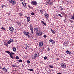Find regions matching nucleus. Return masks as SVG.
I'll use <instances>...</instances> for the list:
<instances>
[{"label":"nucleus","mask_w":74,"mask_h":74,"mask_svg":"<svg viewBox=\"0 0 74 74\" xmlns=\"http://www.w3.org/2000/svg\"><path fill=\"white\" fill-rule=\"evenodd\" d=\"M5 52H6V53H8V54H10V51H6Z\"/></svg>","instance_id":"obj_28"},{"label":"nucleus","mask_w":74,"mask_h":74,"mask_svg":"<svg viewBox=\"0 0 74 74\" xmlns=\"http://www.w3.org/2000/svg\"><path fill=\"white\" fill-rule=\"evenodd\" d=\"M13 51H14V52H15V51H16V48H15V47H13Z\"/></svg>","instance_id":"obj_14"},{"label":"nucleus","mask_w":74,"mask_h":74,"mask_svg":"<svg viewBox=\"0 0 74 74\" xmlns=\"http://www.w3.org/2000/svg\"><path fill=\"white\" fill-rule=\"evenodd\" d=\"M2 69L3 71H5V73H6V72H7L8 71L7 69L5 67L3 68Z\"/></svg>","instance_id":"obj_8"},{"label":"nucleus","mask_w":74,"mask_h":74,"mask_svg":"<svg viewBox=\"0 0 74 74\" xmlns=\"http://www.w3.org/2000/svg\"><path fill=\"white\" fill-rule=\"evenodd\" d=\"M49 41L50 42H52V41H53V40H52V39H50V40H49Z\"/></svg>","instance_id":"obj_44"},{"label":"nucleus","mask_w":74,"mask_h":74,"mask_svg":"<svg viewBox=\"0 0 74 74\" xmlns=\"http://www.w3.org/2000/svg\"><path fill=\"white\" fill-rule=\"evenodd\" d=\"M18 62H22V60H18Z\"/></svg>","instance_id":"obj_35"},{"label":"nucleus","mask_w":74,"mask_h":74,"mask_svg":"<svg viewBox=\"0 0 74 74\" xmlns=\"http://www.w3.org/2000/svg\"><path fill=\"white\" fill-rule=\"evenodd\" d=\"M10 55L11 58H12V59H14V57H13V56H12V55L10 54Z\"/></svg>","instance_id":"obj_20"},{"label":"nucleus","mask_w":74,"mask_h":74,"mask_svg":"<svg viewBox=\"0 0 74 74\" xmlns=\"http://www.w3.org/2000/svg\"><path fill=\"white\" fill-rule=\"evenodd\" d=\"M43 37H44L45 38H46V37H47V35H44L43 36Z\"/></svg>","instance_id":"obj_40"},{"label":"nucleus","mask_w":74,"mask_h":74,"mask_svg":"<svg viewBox=\"0 0 74 74\" xmlns=\"http://www.w3.org/2000/svg\"><path fill=\"white\" fill-rule=\"evenodd\" d=\"M51 32H52V30H53L52 29H51Z\"/></svg>","instance_id":"obj_60"},{"label":"nucleus","mask_w":74,"mask_h":74,"mask_svg":"<svg viewBox=\"0 0 74 74\" xmlns=\"http://www.w3.org/2000/svg\"><path fill=\"white\" fill-rule=\"evenodd\" d=\"M37 74H40V73H37Z\"/></svg>","instance_id":"obj_63"},{"label":"nucleus","mask_w":74,"mask_h":74,"mask_svg":"<svg viewBox=\"0 0 74 74\" xmlns=\"http://www.w3.org/2000/svg\"><path fill=\"white\" fill-rule=\"evenodd\" d=\"M47 58V56H45L44 57V59H45V60H46Z\"/></svg>","instance_id":"obj_43"},{"label":"nucleus","mask_w":74,"mask_h":74,"mask_svg":"<svg viewBox=\"0 0 74 74\" xmlns=\"http://www.w3.org/2000/svg\"><path fill=\"white\" fill-rule=\"evenodd\" d=\"M57 74H61V73H58Z\"/></svg>","instance_id":"obj_53"},{"label":"nucleus","mask_w":74,"mask_h":74,"mask_svg":"<svg viewBox=\"0 0 74 74\" xmlns=\"http://www.w3.org/2000/svg\"><path fill=\"white\" fill-rule=\"evenodd\" d=\"M39 46L40 47H42L43 46V42H40L39 44Z\"/></svg>","instance_id":"obj_5"},{"label":"nucleus","mask_w":74,"mask_h":74,"mask_svg":"<svg viewBox=\"0 0 74 74\" xmlns=\"http://www.w3.org/2000/svg\"><path fill=\"white\" fill-rule=\"evenodd\" d=\"M12 66L13 67H15L16 66V65L13 64L12 65Z\"/></svg>","instance_id":"obj_23"},{"label":"nucleus","mask_w":74,"mask_h":74,"mask_svg":"<svg viewBox=\"0 0 74 74\" xmlns=\"http://www.w3.org/2000/svg\"><path fill=\"white\" fill-rule=\"evenodd\" d=\"M50 49H50V48H49V47H48L47 48V50L48 51H50Z\"/></svg>","instance_id":"obj_22"},{"label":"nucleus","mask_w":74,"mask_h":74,"mask_svg":"<svg viewBox=\"0 0 74 74\" xmlns=\"http://www.w3.org/2000/svg\"><path fill=\"white\" fill-rule=\"evenodd\" d=\"M38 27H36V28H35V30H38Z\"/></svg>","instance_id":"obj_39"},{"label":"nucleus","mask_w":74,"mask_h":74,"mask_svg":"<svg viewBox=\"0 0 74 74\" xmlns=\"http://www.w3.org/2000/svg\"><path fill=\"white\" fill-rule=\"evenodd\" d=\"M8 44H11V42L10 40H9L8 41Z\"/></svg>","instance_id":"obj_24"},{"label":"nucleus","mask_w":74,"mask_h":74,"mask_svg":"<svg viewBox=\"0 0 74 74\" xmlns=\"http://www.w3.org/2000/svg\"><path fill=\"white\" fill-rule=\"evenodd\" d=\"M30 20V17H27V22H29Z\"/></svg>","instance_id":"obj_10"},{"label":"nucleus","mask_w":74,"mask_h":74,"mask_svg":"<svg viewBox=\"0 0 74 74\" xmlns=\"http://www.w3.org/2000/svg\"><path fill=\"white\" fill-rule=\"evenodd\" d=\"M31 15H34L35 14L34 13V12H32V13H31Z\"/></svg>","instance_id":"obj_31"},{"label":"nucleus","mask_w":74,"mask_h":74,"mask_svg":"<svg viewBox=\"0 0 74 74\" xmlns=\"http://www.w3.org/2000/svg\"><path fill=\"white\" fill-rule=\"evenodd\" d=\"M44 15L45 16H47V17H48L49 16V14H47V13H45Z\"/></svg>","instance_id":"obj_16"},{"label":"nucleus","mask_w":74,"mask_h":74,"mask_svg":"<svg viewBox=\"0 0 74 74\" xmlns=\"http://www.w3.org/2000/svg\"><path fill=\"white\" fill-rule=\"evenodd\" d=\"M4 30H5V28H4Z\"/></svg>","instance_id":"obj_61"},{"label":"nucleus","mask_w":74,"mask_h":74,"mask_svg":"<svg viewBox=\"0 0 74 74\" xmlns=\"http://www.w3.org/2000/svg\"><path fill=\"white\" fill-rule=\"evenodd\" d=\"M28 38H30V36H29V35H27Z\"/></svg>","instance_id":"obj_49"},{"label":"nucleus","mask_w":74,"mask_h":74,"mask_svg":"<svg viewBox=\"0 0 74 74\" xmlns=\"http://www.w3.org/2000/svg\"><path fill=\"white\" fill-rule=\"evenodd\" d=\"M36 34L38 36H39L42 34L41 33V31L40 30H37L36 32Z\"/></svg>","instance_id":"obj_1"},{"label":"nucleus","mask_w":74,"mask_h":74,"mask_svg":"<svg viewBox=\"0 0 74 74\" xmlns=\"http://www.w3.org/2000/svg\"><path fill=\"white\" fill-rule=\"evenodd\" d=\"M45 18H47V17H46Z\"/></svg>","instance_id":"obj_64"},{"label":"nucleus","mask_w":74,"mask_h":74,"mask_svg":"<svg viewBox=\"0 0 74 74\" xmlns=\"http://www.w3.org/2000/svg\"><path fill=\"white\" fill-rule=\"evenodd\" d=\"M72 18L74 20V17H72Z\"/></svg>","instance_id":"obj_51"},{"label":"nucleus","mask_w":74,"mask_h":74,"mask_svg":"<svg viewBox=\"0 0 74 74\" xmlns=\"http://www.w3.org/2000/svg\"><path fill=\"white\" fill-rule=\"evenodd\" d=\"M70 21L71 22V23H73V22H74V21H72V20H70Z\"/></svg>","instance_id":"obj_41"},{"label":"nucleus","mask_w":74,"mask_h":74,"mask_svg":"<svg viewBox=\"0 0 74 74\" xmlns=\"http://www.w3.org/2000/svg\"><path fill=\"white\" fill-rule=\"evenodd\" d=\"M16 23H18V22H16Z\"/></svg>","instance_id":"obj_59"},{"label":"nucleus","mask_w":74,"mask_h":74,"mask_svg":"<svg viewBox=\"0 0 74 74\" xmlns=\"http://www.w3.org/2000/svg\"><path fill=\"white\" fill-rule=\"evenodd\" d=\"M31 3L33 5H36V4L37 3L36 1H32L31 2Z\"/></svg>","instance_id":"obj_6"},{"label":"nucleus","mask_w":74,"mask_h":74,"mask_svg":"<svg viewBox=\"0 0 74 74\" xmlns=\"http://www.w3.org/2000/svg\"><path fill=\"white\" fill-rule=\"evenodd\" d=\"M40 53H37V54H36V57H38L39 56V55H40V54H39Z\"/></svg>","instance_id":"obj_18"},{"label":"nucleus","mask_w":74,"mask_h":74,"mask_svg":"<svg viewBox=\"0 0 74 74\" xmlns=\"http://www.w3.org/2000/svg\"><path fill=\"white\" fill-rule=\"evenodd\" d=\"M16 59H19V57L17 56L16 57Z\"/></svg>","instance_id":"obj_36"},{"label":"nucleus","mask_w":74,"mask_h":74,"mask_svg":"<svg viewBox=\"0 0 74 74\" xmlns=\"http://www.w3.org/2000/svg\"><path fill=\"white\" fill-rule=\"evenodd\" d=\"M59 60V58H57V60Z\"/></svg>","instance_id":"obj_57"},{"label":"nucleus","mask_w":74,"mask_h":74,"mask_svg":"<svg viewBox=\"0 0 74 74\" xmlns=\"http://www.w3.org/2000/svg\"><path fill=\"white\" fill-rule=\"evenodd\" d=\"M31 32L32 33H33V29H31Z\"/></svg>","instance_id":"obj_45"},{"label":"nucleus","mask_w":74,"mask_h":74,"mask_svg":"<svg viewBox=\"0 0 74 74\" xmlns=\"http://www.w3.org/2000/svg\"><path fill=\"white\" fill-rule=\"evenodd\" d=\"M66 52L67 54H71V53L70 51H69L68 50H67L66 51Z\"/></svg>","instance_id":"obj_11"},{"label":"nucleus","mask_w":74,"mask_h":74,"mask_svg":"<svg viewBox=\"0 0 74 74\" xmlns=\"http://www.w3.org/2000/svg\"><path fill=\"white\" fill-rule=\"evenodd\" d=\"M49 67H50L51 68H53V66L49 65Z\"/></svg>","instance_id":"obj_42"},{"label":"nucleus","mask_w":74,"mask_h":74,"mask_svg":"<svg viewBox=\"0 0 74 74\" xmlns=\"http://www.w3.org/2000/svg\"><path fill=\"white\" fill-rule=\"evenodd\" d=\"M23 6L25 7H26V3L25 2H23L22 3Z\"/></svg>","instance_id":"obj_9"},{"label":"nucleus","mask_w":74,"mask_h":74,"mask_svg":"<svg viewBox=\"0 0 74 74\" xmlns=\"http://www.w3.org/2000/svg\"><path fill=\"white\" fill-rule=\"evenodd\" d=\"M21 25H22L21 24V23H18V26H21Z\"/></svg>","instance_id":"obj_32"},{"label":"nucleus","mask_w":74,"mask_h":74,"mask_svg":"<svg viewBox=\"0 0 74 74\" xmlns=\"http://www.w3.org/2000/svg\"><path fill=\"white\" fill-rule=\"evenodd\" d=\"M5 44L6 46H7V45H8V44H7V43H5Z\"/></svg>","instance_id":"obj_47"},{"label":"nucleus","mask_w":74,"mask_h":74,"mask_svg":"<svg viewBox=\"0 0 74 74\" xmlns=\"http://www.w3.org/2000/svg\"><path fill=\"white\" fill-rule=\"evenodd\" d=\"M9 30L10 31H12V32H14V27H9Z\"/></svg>","instance_id":"obj_7"},{"label":"nucleus","mask_w":74,"mask_h":74,"mask_svg":"<svg viewBox=\"0 0 74 74\" xmlns=\"http://www.w3.org/2000/svg\"><path fill=\"white\" fill-rule=\"evenodd\" d=\"M63 44L64 45H67V42H64Z\"/></svg>","instance_id":"obj_21"},{"label":"nucleus","mask_w":74,"mask_h":74,"mask_svg":"<svg viewBox=\"0 0 74 74\" xmlns=\"http://www.w3.org/2000/svg\"><path fill=\"white\" fill-rule=\"evenodd\" d=\"M50 1V0H48V3H49Z\"/></svg>","instance_id":"obj_54"},{"label":"nucleus","mask_w":74,"mask_h":74,"mask_svg":"<svg viewBox=\"0 0 74 74\" xmlns=\"http://www.w3.org/2000/svg\"><path fill=\"white\" fill-rule=\"evenodd\" d=\"M10 41L11 42H14L13 40L10 39Z\"/></svg>","instance_id":"obj_27"},{"label":"nucleus","mask_w":74,"mask_h":74,"mask_svg":"<svg viewBox=\"0 0 74 74\" xmlns=\"http://www.w3.org/2000/svg\"><path fill=\"white\" fill-rule=\"evenodd\" d=\"M50 4L51 5H52V4H53V3H52V2H50Z\"/></svg>","instance_id":"obj_37"},{"label":"nucleus","mask_w":74,"mask_h":74,"mask_svg":"<svg viewBox=\"0 0 74 74\" xmlns=\"http://www.w3.org/2000/svg\"><path fill=\"white\" fill-rule=\"evenodd\" d=\"M61 65L62 68H64V69H65L66 68V64H65L64 63H63L62 64H61Z\"/></svg>","instance_id":"obj_3"},{"label":"nucleus","mask_w":74,"mask_h":74,"mask_svg":"<svg viewBox=\"0 0 74 74\" xmlns=\"http://www.w3.org/2000/svg\"><path fill=\"white\" fill-rule=\"evenodd\" d=\"M10 55H15V53L11 52L10 54Z\"/></svg>","instance_id":"obj_25"},{"label":"nucleus","mask_w":74,"mask_h":74,"mask_svg":"<svg viewBox=\"0 0 74 74\" xmlns=\"http://www.w3.org/2000/svg\"><path fill=\"white\" fill-rule=\"evenodd\" d=\"M30 30H32L33 29V27L32 25H30Z\"/></svg>","instance_id":"obj_17"},{"label":"nucleus","mask_w":74,"mask_h":74,"mask_svg":"<svg viewBox=\"0 0 74 74\" xmlns=\"http://www.w3.org/2000/svg\"><path fill=\"white\" fill-rule=\"evenodd\" d=\"M60 10H63V8H62V7H60Z\"/></svg>","instance_id":"obj_46"},{"label":"nucleus","mask_w":74,"mask_h":74,"mask_svg":"<svg viewBox=\"0 0 74 74\" xmlns=\"http://www.w3.org/2000/svg\"><path fill=\"white\" fill-rule=\"evenodd\" d=\"M20 16H22V15H23V14H22L21 13L20 14Z\"/></svg>","instance_id":"obj_50"},{"label":"nucleus","mask_w":74,"mask_h":74,"mask_svg":"<svg viewBox=\"0 0 74 74\" xmlns=\"http://www.w3.org/2000/svg\"><path fill=\"white\" fill-rule=\"evenodd\" d=\"M58 16H60V17H61V18H62V15H61V14H58Z\"/></svg>","instance_id":"obj_30"},{"label":"nucleus","mask_w":74,"mask_h":74,"mask_svg":"<svg viewBox=\"0 0 74 74\" xmlns=\"http://www.w3.org/2000/svg\"><path fill=\"white\" fill-rule=\"evenodd\" d=\"M25 47H29V46H28L27 45H26Z\"/></svg>","instance_id":"obj_48"},{"label":"nucleus","mask_w":74,"mask_h":74,"mask_svg":"<svg viewBox=\"0 0 74 74\" xmlns=\"http://www.w3.org/2000/svg\"><path fill=\"white\" fill-rule=\"evenodd\" d=\"M52 43L53 44H55V42L54 41H52Z\"/></svg>","instance_id":"obj_33"},{"label":"nucleus","mask_w":74,"mask_h":74,"mask_svg":"<svg viewBox=\"0 0 74 74\" xmlns=\"http://www.w3.org/2000/svg\"><path fill=\"white\" fill-rule=\"evenodd\" d=\"M27 47H26L25 48V49H27Z\"/></svg>","instance_id":"obj_62"},{"label":"nucleus","mask_w":74,"mask_h":74,"mask_svg":"<svg viewBox=\"0 0 74 74\" xmlns=\"http://www.w3.org/2000/svg\"><path fill=\"white\" fill-rule=\"evenodd\" d=\"M64 22H66V20H64Z\"/></svg>","instance_id":"obj_56"},{"label":"nucleus","mask_w":74,"mask_h":74,"mask_svg":"<svg viewBox=\"0 0 74 74\" xmlns=\"http://www.w3.org/2000/svg\"><path fill=\"white\" fill-rule=\"evenodd\" d=\"M40 12L42 14H43L44 13V12H43V11L42 10H40Z\"/></svg>","instance_id":"obj_29"},{"label":"nucleus","mask_w":74,"mask_h":74,"mask_svg":"<svg viewBox=\"0 0 74 74\" xmlns=\"http://www.w3.org/2000/svg\"><path fill=\"white\" fill-rule=\"evenodd\" d=\"M36 53H35L34 55H32L31 56V57L33 59H35L36 58Z\"/></svg>","instance_id":"obj_4"},{"label":"nucleus","mask_w":74,"mask_h":74,"mask_svg":"<svg viewBox=\"0 0 74 74\" xmlns=\"http://www.w3.org/2000/svg\"><path fill=\"white\" fill-rule=\"evenodd\" d=\"M1 7H2V8L3 7H6V5H1Z\"/></svg>","instance_id":"obj_19"},{"label":"nucleus","mask_w":74,"mask_h":74,"mask_svg":"<svg viewBox=\"0 0 74 74\" xmlns=\"http://www.w3.org/2000/svg\"><path fill=\"white\" fill-rule=\"evenodd\" d=\"M28 71H33V69H28Z\"/></svg>","instance_id":"obj_26"},{"label":"nucleus","mask_w":74,"mask_h":74,"mask_svg":"<svg viewBox=\"0 0 74 74\" xmlns=\"http://www.w3.org/2000/svg\"><path fill=\"white\" fill-rule=\"evenodd\" d=\"M52 33H53V34H55V32H54V31H53V30H52Z\"/></svg>","instance_id":"obj_38"},{"label":"nucleus","mask_w":74,"mask_h":74,"mask_svg":"<svg viewBox=\"0 0 74 74\" xmlns=\"http://www.w3.org/2000/svg\"><path fill=\"white\" fill-rule=\"evenodd\" d=\"M1 29H2V30H3V29H4V27H2L1 28Z\"/></svg>","instance_id":"obj_52"},{"label":"nucleus","mask_w":74,"mask_h":74,"mask_svg":"<svg viewBox=\"0 0 74 74\" xmlns=\"http://www.w3.org/2000/svg\"><path fill=\"white\" fill-rule=\"evenodd\" d=\"M41 23L42 24H43L44 25H46V23H44V22L43 21H41Z\"/></svg>","instance_id":"obj_15"},{"label":"nucleus","mask_w":74,"mask_h":74,"mask_svg":"<svg viewBox=\"0 0 74 74\" xmlns=\"http://www.w3.org/2000/svg\"><path fill=\"white\" fill-rule=\"evenodd\" d=\"M24 34L25 35H28L29 33L28 32H24Z\"/></svg>","instance_id":"obj_12"},{"label":"nucleus","mask_w":74,"mask_h":74,"mask_svg":"<svg viewBox=\"0 0 74 74\" xmlns=\"http://www.w3.org/2000/svg\"><path fill=\"white\" fill-rule=\"evenodd\" d=\"M23 0H20V1H23Z\"/></svg>","instance_id":"obj_58"},{"label":"nucleus","mask_w":74,"mask_h":74,"mask_svg":"<svg viewBox=\"0 0 74 74\" xmlns=\"http://www.w3.org/2000/svg\"><path fill=\"white\" fill-rule=\"evenodd\" d=\"M28 7H29V8H30L31 9H33V8H32V5H28Z\"/></svg>","instance_id":"obj_13"},{"label":"nucleus","mask_w":74,"mask_h":74,"mask_svg":"<svg viewBox=\"0 0 74 74\" xmlns=\"http://www.w3.org/2000/svg\"><path fill=\"white\" fill-rule=\"evenodd\" d=\"M74 17V15H73L72 16V17Z\"/></svg>","instance_id":"obj_55"},{"label":"nucleus","mask_w":74,"mask_h":74,"mask_svg":"<svg viewBox=\"0 0 74 74\" xmlns=\"http://www.w3.org/2000/svg\"><path fill=\"white\" fill-rule=\"evenodd\" d=\"M27 63H28V64H29V63H30V61L29 60H27Z\"/></svg>","instance_id":"obj_34"},{"label":"nucleus","mask_w":74,"mask_h":74,"mask_svg":"<svg viewBox=\"0 0 74 74\" xmlns=\"http://www.w3.org/2000/svg\"><path fill=\"white\" fill-rule=\"evenodd\" d=\"M9 2H10V3H11L13 5H15L16 4V2L14 0H10Z\"/></svg>","instance_id":"obj_2"}]
</instances>
